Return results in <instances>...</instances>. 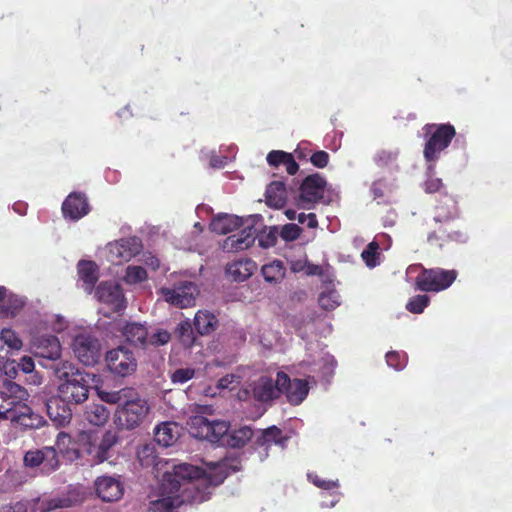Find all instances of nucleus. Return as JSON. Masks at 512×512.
Here are the masks:
<instances>
[{"instance_id":"obj_1","label":"nucleus","mask_w":512,"mask_h":512,"mask_svg":"<svg viewBox=\"0 0 512 512\" xmlns=\"http://www.w3.org/2000/svg\"><path fill=\"white\" fill-rule=\"evenodd\" d=\"M229 472L226 460L204 463L202 467L187 463L173 465L172 470L164 473L159 498L150 502L149 511L177 512L184 503H202Z\"/></svg>"},{"instance_id":"obj_2","label":"nucleus","mask_w":512,"mask_h":512,"mask_svg":"<svg viewBox=\"0 0 512 512\" xmlns=\"http://www.w3.org/2000/svg\"><path fill=\"white\" fill-rule=\"evenodd\" d=\"M189 433L199 439H205L212 443H220L233 448L243 447L252 438H256V432L248 425L229 431L226 421H210L202 415H195L189 418Z\"/></svg>"},{"instance_id":"obj_3","label":"nucleus","mask_w":512,"mask_h":512,"mask_svg":"<svg viewBox=\"0 0 512 512\" xmlns=\"http://www.w3.org/2000/svg\"><path fill=\"white\" fill-rule=\"evenodd\" d=\"M252 220V217L243 220L236 215L220 213L211 220L210 229L218 234H228L243 227L239 233L230 235L222 243L224 251L238 252L250 247L256 239V230L252 226Z\"/></svg>"},{"instance_id":"obj_4","label":"nucleus","mask_w":512,"mask_h":512,"mask_svg":"<svg viewBox=\"0 0 512 512\" xmlns=\"http://www.w3.org/2000/svg\"><path fill=\"white\" fill-rule=\"evenodd\" d=\"M54 373L60 381L58 395L62 402L80 404L88 398L89 386L86 376L73 363L61 361L54 366Z\"/></svg>"},{"instance_id":"obj_5","label":"nucleus","mask_w":512,"mask_h":512,"mask_svg":"<svg viewBox=\"0 0 512 512\" xmlns=\"http://www.w3.org/2000/svg\"><path fill=\"white\" fill-rule=\"evenodd\" d=\"M457 278L455 270L441 268L424 269L419 264L410 265L406 270V280L415 281L416 288L424 292H440L449 288Z\"/></svg>"},{"instance_id":"obj_6","label":"nucleus","mask_w":512,"mask_h":512,"mask_svg":"<svg viewBox=\"0 0 512 512\" xmlns=\"http://www.w3.org/2000/svg\"><path fill=\"white\" fill-rule=\"evenodd\" d=\"M426 141L423 149L428 172L434 171L441 154L449 147L456 135L451 124H428L424 127Z\"/></svg>"},{"instance_id":"obj_7","label":"nucleus","mask_w":512,"mask_h":512,"mask_svg":"<svg viewBox=\"0 0 512 512\" xmlns=\"http://www.w3.org/2000/svg\"><path fill=\"white\" fill-rule=\"evenodd\" d=\"M149 412L150 407L147 401L133 392L127 401L117 406L113 421L118 428L131 430L140 426Z\"/></svg>"},{"instance_id":"obj_8","label":"nucleus","mask_w":512,"mask_h":512,"mask_svg":"<svg viewBox=\"0 0 512 512\" xmlns=\"http://www.w3.org/2000/svg\"><path fill=\"white\" fill-rule=\"evenodd\" d=\"M70 347L75 357L86 366L95 365L100 359L101 344L87 328L80 326L71 334Z\"/></svg>"},{"instance_id":"obj_9","label":"nucleus","mask_w":512,"mask_h":512,"mask_svg":"<svg viewBox=\"0 0 512 512\" xmlns=\"http://www.w3.org/2000/svg\"><path fill=\"white\" fill-rule=\"evenodd\" d=\"M141 249L138 238H125L108 243L103 250V257L110 263L120 265L137 255Z\"/></svg>"},{"instance_id":"obj_10","label":"nucleus","mask_w":512,"mask_h":512,"mask_svg":"<svg viewBox=\"0 0 512 512\" xmlns=\"http://www.w3.org/2000/svg\"><path fill=\"white\" fill-rule=\"evenodd\" d=\"M41 330L34 327L30 331V344L36 356L51 361H57L62 355V345L54 335H40Z\"/></svg>"},{"instance_id":"obj_11","label":"nucleus","mask_w":512,"mask_h":512,"mask_svg":"<svg viewBox=\"0 0 512 512\" xmlns=\"http://www.w3.org/2000/svg\"><path fill=\"white\" fill-rule=\"evenodd\" d=\"M106 363L111 373L121 377L132 374L137 368V360L133 352L124 346L108 351Z\"/></svg>"},{"instance_id":"obj_12","label":"nucleus","mask_w":512,"mask_h":512,"mask_svg":"<svg viewBox=\"0 0 512 512\" xmlns=\"http://www.w3.org/2000/svg\"><path fill=\"white\" fill-rule=\"evenodd\" d=\"M160 293L169 304L178 308H188L195 305L199 290L194 283L184 281L174 288L163 287Z\"/></svg>"},{"instance_id":"obj_13","label":"nucleus","mask_w":512,"mask_h":512,"mask_svg":"<svg viewBox=\"0 0 512 512\" xmlns=\"http://www.w3.org/2000/svg\"><path fill=\"white\" fill-rule=\"evenodd\" d=\"M326 181L319 174H312L304 179L300 187L298 204L304 209H311L324 195Z\"/></svg>"},{"instance_id":"obj_14","label":"nucleus","mask_w":512,"mask_h":512,"mask_svg":"<svg viewBox=\"0 0 512 512\" xmlns=\"http://www.w3.org/2000/svg\"><path fill=\"white\" fill-rule=\"evenodd\" d=\"M289 437L276 426L265 430L256 431L255 444L260 460L263 461L269 456V450L275 446L281 451L285 449Z\"/></svg>"},{"instance_id":"obj_15","label":"nucleus","mask_w":512,"mask_h":512,"mask_svg":"<svg viewBox=\"0 0 512 512\" xmlns=\"http://www.w3.org/2000/svg\"><path fill=\"white\" fill-rule=\"evenodd\" d=\"M24 463L27 467H40L46 474L55 471L59 466L56 449L50 446L26 452Z\"/></svg>"},{"instance_id":"obj_16","label":"nucleus","mask_w":512,"mask_h":512,"mask_svg":"<svg viewBox=\"0 0 512 512\" xmlns=\"http://www.w3.org/2000/svg\"><path fill=\"white\" fill-rule=\"evenodd\" d=\"M96 299L109 306L113 311H121L126 307V299L121 286L113 281H102L95 289Z\"/></svg>"},{"instance_id":"obj_17","label":"nucleus","mask_w":512,"mask_h":512,"mask_svg":"<svg viewBox=\"0 0 512 512\" xmlns=\"http://www.w3.org/2000/svg\"><path fill=\"white\" fill-rule=\"evenodd\" d=\"M307 479L321 490L322 497L329 496L330 500L321 501V507L333 508L340 501L342 493L339 491L340 484L337 479H326L316 472H308Z\"/></svg>"},{"instance_id":"obj_18","label":"nucleus","mask_w":512,"mask_h":512,"mask_svg":"<svg viewBox=\"0 0 512 512\" xmlns=\"http://www.w3.org/2000/svg\"><path fill=\"white\" fill-rule=\"evenodd\" d=\"M278 385L281 386V393H285L288 402L293 405L302 403L309 392V384L306 380H291L283 372H278Z\"/></svg>"},{"instance_id":"obj_19","label":"nucleus","mask_w":512,"mask_h":512,"mask_svg":"<svg viewBox=\"0 0 512 512\" xmlns=\"http://www.w3.org/2000/svg\"><path fill=\"white\" fill-rule=\"evenodd\" d=\"M117 441V434L111 430H107L99 441L88 436L86 452L91 456L93 462L102 463L110 457L109 451Z\"/></svg>"},{"instance_id":"obj_20","label":"nucleus","mask_w":512,"mask_h":512,"mask_svg":"<svg viewBox=\"0 0 512 512\" xmlns=\"http://www.w3.org/2000/svg\"><path fill=\"white\" fill-rule=\"evenodd\" d=\"M90 212V206L85 194L80 192L70 193L62 203L64 219L78 221Z\"/></svg>"},{"instance_id":"obj_21","label":"nucleus","mask_w":512,"mask_h":512,"mask_svg":"<svg viewBox=\"0 0 512 512\" xmlns=\"http://www.w3.org/2000/svg\"><path fill=\"white\" fill-rule=\"evenodd\" d=\"M26 305V298L0 285V319L17 317Z\"/></svg>"},{"instance_id":"obj_22","label":"nucleus","mask_w":512,"mask_h":512,"mask_svg":"<svg viewBox=\"0 0 512 512\" xmlns=\"http://www.w3.org/2000/svg\"><path fill=\"white\" fill-rule=\"evenodd\" d=\"M95 490L99 498L105 502H114L122 498L124 487L118 478L101 476L95 480Z\"/></svg>"},{"instance_id":"obj_23","label":"nucleus","mask_w":512,"mask_h":512,"mask_svg":"<svg viewBox=\"0 0 512 512\" xmlns=\"http://www.w3.org/2000/svg\"><path fill=\"white\" fill-rule=\"evenodd\" d=\"M253 398L259 402H268L281 394V386L278 385V374L276 378L261 376L251 385Z\"/></svg>"},{"instance_id":"obj_24","label":"nucleus","mask_w":512,"mask_h":512,"mask_svg":"<svg viewBox=\"0 0 512 512\" xmlns=\"http://www.w3.org/2000/svg\"><path fill=\"white\" fill-rule=\"evenodd\" d=\"M35 327H38L39 330H51L55 333L67 332L68 336L71 337V334L75 333L80 326L70 322L61 314L50 313L43 315Z\"/></svg>"},{"instance_id":"obj_25","label":"nucleus","mask_w":512,"mask_h":512,"mask_svg":"<svg viewBox=\"0 0 512 512\" xmlns=\"http://www.w3.org/2000/svg\"><path fill=\"white\" fill-rule=\"evenodd\" d=\"M78 282L81 288L91 294L99 278V267L91 260L82 259L77 263Z\"/></svg>"},{"instance_id":"obj_26","label":"nucleus","mask_w":512,"mask_h":512,"mask_svg":"<svg viewBox=\"0 0 512 512\" xmlns=\"http://www.w3.org/2000/svg\"><path fill=\"white\" fill-rule=\"evenodd\" d=\"M118 328L127 342L146 349L147 328L140 323H119Z\"/></svg>"},{"instance_id":"obj_27","label":"nucleus","mask_w":512,"mask_h":512,"mask_svg":"<svg viewBox=\"0 0 512 512\" xmlns=\"http://www.w3.org/2000/svg\"><path fill=\"white\" fill-rule=\"evenodd\" d=\"M182 428L176 422H163L155 428V441L163 446H172L179 439Z\"/></svg>"},{"instance_id":"obj_28","label":"nucleus","mask_w":512,"mask_h":512,"mask_svg":"<svg viewBox=\"0 0 512 512\" xmlns=\"http://www.w3.org/2000/svg\"><path fill=\"white\" fill-rule=\"evenodd\" d=\"M458 217V207L456 200L449 195L441 198L436 207L434 221L436 223H446Z\"/></svg>"},{"instance_id":"obj_29","label":"nucleus","mask_w":512,"mask_h":512,"mask_svg":"<svg viewBox=\"0 0 512 512\" xmlns=\"http://www.w3.org/2000/svg\"><path fill=\"white\" fill-rule=\"evenodd\" d=\"M59 398L50 399L46 403L47 414L57 426H64L70 422L71 411Z\"/></svg>"},{"instance_id":"obj_30","label":"nucleus","mask_w":512,"mask_h":512,"mask_svg":"<svg viewBox=\"0 0 512 512\" xmlns=\"http://www.w3.org/2000/svg\"><path fill=\"white\" fill-rule=\"evenodd\" d=\"M256 269L257 265L251 259H238L227 266L226 272L235 281H244L249 278Z\"/></svg>"},{"instance_id":"obj_31","label":"nucleus","mask_w":512,"mask_h":512,"mask_svg":"<svg viewBox=\"0 0 512 512\" xmlns=\"http://www.w3.org/2000/svg\"><path fill=\"white\" fill-rule=\"evenodd\" d=\"M110 418V411L101 403H90L84 411V419L93 426H103Z\"/></svg>"},{"instance_id":"obj_32","label":"nucleus","mask_w":512,"mask_h":512,"mask_svg":"<svg viewBox=\"0 0 512 512\" xmlns=\"http://www.w3.org/2000/svg\"><path fill=\"white\" fill-rule=\"evenodd\" d=\"M287 199V192L284 184L274 181L266 189V202L270 207L281 208Z\"/></svg>"},{"instance_id":"obj_33","label":"nucleus","mask_w":512,"mask_h":512,"mask_svg":"<svg viewBox=\"0 0 512 512\" xmlns=\"http://www.w3.org/2000/svg\"><path fill=\"white\" fill-rule=\"evenodd\" d=\"M217 319L214 314L207 310L198 311L194 317V326L201 335H206L215 330Z\"/></svg>"},{"instance_id":"obj_34","label":"nucleus","mask_w":512,"mask_h":512,"mask_svg":"<svg viewBox=\"0 0 512 512\" xmlns=\"http://www.w3.org/2000/svg\"><path fill=\"white\" fill-rule=\"evenodd\" d=\"M97 395L100 398L102 402L108 403V404H117V406H120V404L124 403L128 400V398L133 394L134 390L131 388H122L117 391H106L102 390L100 388H97Z\"/></svg>"},{"instance_id":"obj_35","label":"nucleus","mask_w":512,"mask_h":512,"mask_svg":"<svg viewBox=\"0 0 512 512\" xmlns=\"http://www.w3.org/2000/svg\"><path fill=\"white\" fill-rule=\"evenodd\" d=\"M261 272L265 281L275 284L284 278L285 267L281 261L274 260L268 264L263 265Z\"/></svg>"},{"instance_id":"obj_36","label":"nucleus","mask_w":512,"mask_h":512,"mask_svg":"<svg viewBox=\"0 0 512 512\" xmlns=\"http://www.w3.org/2000/svg\"><path fill=\"white\" fill-rule=\"evenodd\" d=\"M398 154L397 149H380L374 154L373 161L379 168H391L396 163Z\"/></svg>"},{"instance_id":"obj_37","label":"nucleus","mask_w":512,"mask_h":512,"mask_svg":"<svg viewBox=\"0 0 512 512\" xmlns=\"http://www.w3.org/2000/svg\"><path fill=\"white\" fill-rule=\"evenodd\" d=\"M318 301L321 308L331 311L340 305V296L334 288L326 286V288L320 293Z\"/></svg>"},{"instance_id":"obj_38","label":"nucleus","mask_w":512,"mask_h":512,"mask_svg":"<svg viewBox=\"0 0 512 512\" xmlns=\"http://www.w3.org/2000/svg\"><path fill=\"white\" fill-rule=\"evenodd\" d=\"M171 340V334L165 329H153L148 331L146 349L166 345Z\"/></svg>"},{"instance_id":"obj_39","label":"nucleus","mask_w":512,"mask_h":512,"mask_svg":"<svg viewBox=\"0 0 512 512\" xmlns=\"http://www.w3.org/2000/svg\"><path fill=\"white\" fill-rule=\"evenodd\" d=\"M378 250V241H372L361 253V257L367 267L374 268L381 263V254Z\"/></svg>"},{"instance_id":"obj_40","label":"nucleus","mask_w":512,"mask_h":512,"mask_svg":"<svg viewBox=\"0 0 512 512\" xmlns=\"http://www.w3.org/2000/svg\"><path fill=\"white\" fill-rule=\"evenodd\" d=\"M80 498H72V497H57L50 499L48 501H41L40 509L42 512H49L51 510L57 509V508H64V507H70L74 505L75 503L79 502Z\"/></svg>"},{"instance_id":"obj_41","label":"nucleus","mask_w":512,"mask_h":512,"mask_svg":"<svg viewBox=\"0 0 512 512\" xmlns=\"http://www.w3.org/2000/svg\"><path fill=\"white\" fill-rule=\"evenodd\" d=\"M123 279L129 285L140 284L147 279V272L141 266L129 265Z\"/></svg>"},{"instance_id":"obj_42","label":"nucleus","mask_w":512,"mask_h":512,"mask_svg":"<svg viewBox=\"0 0 512 512\" xmlns=\"http://www.w3.org/2000/svg\"><path fill=\"white\" fill-rule=\"evenodd\" d=\"M290 268L295 273L304 272L307 275H317L321 271L320 266L308 263L305 257L290 260Z\"/></svg>"},{"instance_id":"obj_43","label":"nucleus","mask_w":512,"mask_h":512,"mask_svg":"<svg viewBox=\"0 0 512 512\" xmlns=\"http://www.w3.org/2000/svg\"><path fill=\"white\" fill-rule=\"evenodd\" d=\"M0 340L12 350H20L23 342L19 335L11 328H3L0 331Z\"/></svg>"},{"instance_id":"obj_44","label":"nucleus","mask_w":512,"mask_h":512,"mask_svg":"<svg viewBox=\"0 0 512 512\" xmlns=\"http://www.w3.org/2000/svg\"><path fill=\"white\" fill-rule=\"evenodd\" d=\"M429 303V296L416 295L408 300L406 304V309L413 314H421L424 311V309L429 305Z\"/></svg>"},{"instance_id":"obj_45","label":"nucleus","mask_w":512,"mask_h":512,"mask_svg":"<svg viewBox=\"0 0 512 512\" xmlns=\"http://www.w3.org/2000/svg\"><path fill=\"white\" fill-rule=\"evenodd\" d=\"M385 358L388 366L397 371L404 369L407 363L406 354L403 352L390 351Z\"/></svg>"},{"instance_id":"obj_46","label":"nucleus","mask_w":512,"mask_h":512,"mask_svg":"<svg viewBox=\"0 0 512 512\" xmlns=\"http://www.w3.org/2000/svg\"><path fill=\"white\" fill-rule=\"evenodd\" d=\"M176 331H177L181 341L184 344H186V345L192 344V342L194 340V336H193L192 325H191V322L189 319H186V320L180 322L177 326Z\"/></svg>"},{"instance_id":"obj_47","label":"nucleus","mask_w":512,"mask_h":512,"mask_svg":"<svg viewBox=\"0 0 512 512\" xmlns=\"http://www.w3.org/2000/svg\"><path fill=\"white\" fill-rule=\"evenodd\" d=\"M201 158L209 160V164L213 168H222L227 162L225 156H218L214 150L207 148L201 150Z\"/></svg>"},{"instance_id":"obj_48","label":"nucleus","mask_w":512,"mask_h":512,"mask_svg":"<svg viewBox=\"0 0 512 512\" xmlns=\"http://www.w3.org/2000/svg\"><path fill=\"white\" fill-rule=\"evenodd\" d=\"M284 157L283 159V162H282V165L285 167L286 171L290 174V175H293L295 174L297 171H298V164L295 162L292 154L290 153H286L284 151H280V150H274L273 151V154L271 155V158L272 157Z\"/></svg>"},{"instance_id":"obj_49","label":"nucleus","mask_w":512,"mask_h":512,"mask_svg":"<svg viewBox=\"0 0 512 512\" xmlns=\"http://www.w3.org/2000/svg\"><path fill=\"white\" fill-rule=\"evenodd\" d=\"M195 374L194 369L191 368H180L177 369L171 376L173 383L184 384L193 378Z\"/></svg>"},{"instance_id":"obj_50","label":"nucleus","mask_w":512,"mask_h":512,"mask_svg":"<svg viewBox=\"0 0 512 512\" xmlns=\"http://www.w3.org/2000/svg\"><path fill=\"white\" fill-rule=\"evenodd\" d=\"M240 384V377L236 374H230L219 379L217 387L219 389L233 390Z\"/></svg>"},{"instance_id":"obj_51","label":"nucleus","mask_w":512,"mask_h":512,"mask_svg":"<svg viewBox=\"0 0 512 512\" xmlns=\"http://www.w3.org/2000/svg\"><path fill=\"white\" fill-rule=\"evenodd\" d=\"M2 379H8L12 381L17 376L18 365L16 361H6L1 365Z\"/></svg>"},{"instance_id":"obj_52","label":"nucleus","mask_w":512,"mask_h":512,"mask_svg":"<svg viewBox=\"0 0 512 512\" xmlns=\"http://www.w3.org/2000/svg\"><path fill=\"white\" fill-rule=\"evenodd\" d=\"M323 365L319 367V372L323 377L331 376L335 367V359L333 356L326 354L321 358Z\"/></svg>"},{"instance_id":"obj_53","label":"nucleus","mask_w":512,"mask_h":512,"mask_svg":"<svg viewBox=\"0 0 512 512\" xmlns=\"http://www.w3.org/2000/svg\"><path fill=\"white\" fill-rule=\"evenodd\" d=\"M301 229L296 224H286L281 230V237L286 241H292L299 237Z\"/></svg>"},{"instance_id":"obj_54","label":"nucleus","mask_w":512,"mask_h":512,"mask_svg":"<svg viewBox=\"0 0 512 512\" xmlns=\"http://www.w3.org/2000/svg\"><path fill=\"white\" fill-rule=\"evenodd\" d=\"M389 190V186L384 180H377L373 182L371 186V193L374 199H381L385 196L386 192Z\"/></svg>"},{"instance_id":"obj_55","label":"nucleus","mask_w":512,"mask_h":512,"mask_svg":"<svg viewBox=\"0 0 512 512\" xmlns=\"http://www.w3.org/2000/svg\"><path fill=\"white\" fill-rule=\"evenodd\" d=\"M433 171L431 172H428L427 171V175H428V178L427 180L425 181L424 183V190L427 192V193H433V192H436L438 191L441 186H442V181L441 179L439 178H435V177H432V174Z\"/></svg>"},{"instance_id":"obj_56","label":"nucleus","mask_w":512,"mask_h":512,"mask_svg":"<svg viewBox=\"0 0 512 512\" xmlns=\"http://www.w3.org/2000/svg\"><path fill=\"white\" fill-rule=\"evenodd\" d=\"M329 155L325 151H317L310 156L311 163L318 167L324 168L328 164Z\"/></svg>"},{"instance_id":"obj_57","label":"nucleus","mask_w":512,"mask_h":512,"mask_svg":"<svg viewBox=\"0 0 512 512\" xmlns=\"http://www.w3.org/2000/svg\"><path fill=\"white\" fill-rule=\"evenodd\" d=\"M17 365L18 369H20L23 373L30 374L35 371V363L33 358L30 356H23Z\"/></svg>"},{"instance_id":"obj_58","label":"nucleus","mask_w":512,"mask_h":512,"mask_svg":"<svg viewBox=\"0 0 512 512\" xmlns=\"http://www.w3.org/2000/svg\"><path fill=\"white\" fill-rule=\"evenodd\" d=\"M297 220L301 224H306L309 228H315L317 226L316 215L313 213H299L297 216Z\"/></svg>"},{"instance_id":"obj_59","label":"nucleus","mask_w":512,"mask_h":512,"mask_svg":"<svg viewBox=\"0 0 512 512\" xmlns=\"http://www.w3.org/2000/svg\"><path fill=\"white\" fill-rule=\"evenodd\" d=\"M276 235L274 232H269L267 234H262L258 237L259 245L263 248H268L273 246L276 243Z\"/></svg>"},{"instance_id":"obj_60","label":"nucleus","mask_w":512,"mask_h":512,"mask_svg":"<svg viewBox=\"0 0 512 512\" xmlns=\"http://www.w3.org/2000/svg\"><path fill=\"white\" fill-rule=\"evenodd\" d=\"M142 262L149 268L156 270L159 268V259L152 253L147 252L142 256Z\"/></svg>"},{"instance_id":"obj_61","label":"nucleus","mask_w":512,"mask_h":512,"mask_svg":"<svg viewBox=\"0 0 512 512\" xmlns=\"http://www.w3.org/2000/svg\"><path fill=\"white\" fill-rule=\"evenodd\" d=\"M447 238L457 243H466L469 239L467 232L462 230L452 231L447 235Z\"/></svg>"},{"instance_id":"obj_62","label":"nucleus","mask_w":512,"mask_h":512,"mask_svg":"<svg viewBox=\"0 0 512 512\" xmlns=\"http://www.w3.org/2000/svg\"><path fill=\"white\" fill-rule=\"evenodd\" d=\"M27 510L28 502L26 501H19L4 508V512H27Z\"/></svg>"},{"instance_id":"obj_63","label":"nucleus","mask_w":512,"mask_h":512,"mask_svg":"<svg viewBox=\"0 0 512 512\" xmlns=\"http://www.w3.org/2000/svg\"><path fill=\"white\" fill-rule=\"evenodd\" d=\"M308 143L302 142L295 149L294 153L298 159H306L311 150L308 149Z\"/></svg>"},{"instance_id":"obj_64","label":"nucleus","mask_w":512,"mask_h":512,"mask_svg":"<svg viewBox=\"0 0 512 512\" xmlns=\"http://www.w3.org/2000/svg\"><path fill=\"white\" fill-rule=\"evenodd\" d=\"M70 441L71 439L69 435L65 433H59L56 440V446L63 453L65 445L69 444Z\"/></svg>"}]
</instances>
